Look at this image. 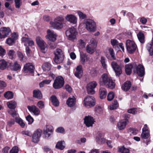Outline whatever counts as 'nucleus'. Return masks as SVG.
<instances>
[{"label":"nucleus","instance_id":"obj_23","mask_svg":"<svg viewBox=\"0 0 153 153\" xmlns=\"http://www.w3.org/2000/svg\"><path fill=\"white\" fill-rule=\"evenodd\" d=\"M83 74L82 65H79L76 68V71L74 73L75 76L79 78H81Z\"/></svg>","mask_w":153,"mask_h":153},{"label":"nucleus","instance_id":"obj_26","mask_svg":"<svg viewBox=\"0 0 153 153\" xmlns=\"http://www.w3.org/2000/svg\"><path fill=\"white\" fill-rule=\"evenodd\" d=\"M76 99L75 97H69L66 101V103L68 106L71 107L74 106L75 104Z\"/></svg>","mask_w":153,"mask_h":153},{"label":"nucleus","instance_id":"obj_61","mask_svg":"<svg viewBox=\"0 0 153 153\" xmlns=\"http://www.w3.org/2000/svg\"><path fill=\"white\" fill-rule=\"evenodd\" d=\"M111 43L112 45L114 46L118 45V41L115 39H111Z\"/></svg>","mask_w":153,"mask_h":153},{"label":"nucleus","instance_id":"obj_31","mask_svg":"<svg viewBox=\"0 0 153 153\" xmlns=\"http://www.w3.org/2000/svg\"><path fill=\"white\" fill-rule=\"evenodd\" d=\"M137 36L139 41L141 43H144L145 42V36L141 31L139 32L137 34Z\"/></svg>","mask_w":153,"mask_h":153},{"label":"nucleus","instance_id":"obj_46","mask_svg":"<svg viewBox=\"0 0 153 153\" xmlns=\"http://www.w3.org/2000/svg\"><path fill=\"white\" fill-rule=\"evenodd\" d=\"M117 102V100L114 101L112 105L109 106V109L110 110H113L116 109L118 107Z\"/></svg>","mask_w":153,"mask_h":153},{"label":"nucleus","instance_id":"obj_62","mask_svg":"<svg viewBox=\"0 0 153 153\" xmlns=\"http://www.w3.org/2000/svg\"><path fill=\"white\" fill-rule=\"evenodd\" d=\"M56 131L58 133H62L65 131L64 128L62 127H58L56 130Z\"/></svg>","mask_w":153,"mask_h":153},{"label":"nucleus","instance_id":"obj_49","mask_svg":"<svg viewBox=\"0 0 153 153\" xmlns=\"http://www.w3.org/2000/svg\"><path fill=\"white\" fill-rule=\"evenodd\" d=\"M15 122L19 124L22 128L24 127L25 125V123L20 118H19L18 119H17Z\"/></svg>","mask_w":153,"mask_h":153},{"label":"nucleus","instance_id":"obj_29","mask_svg":"<svg viewBox=\"0 0 153 153\" xmlns=\"http://www.w3.org/2000/svg\"><path fill=\"white\" fill-rule=\"evenodd\" d=\"M50 100L54 106L57 107L59 105V102L56 96L52 95L50 97Z\"/></svg>","mask_w":153,"mask_h":153},{"label":"nucleus","instance_id":"obj_56","mask_svg":"<svg viewBox=\"0 0 153 153\" xmlns=\"http://www.w3.org/2000/svg\"><path fill=\"white\" fill-rule=\"evenodd\" d=\"M37 105L40 108L42 109L45 107L44 102L42 101H39L37 103Z\"/></svg>","mask_w":153,"mask_h":153},{"label":"nucleus","instance_id":"obj_48","mask_svg":"<svg viewBox=\"0 0 153 153\" xmlns=\"http://www.w3.org/2000/svg\"><path fill=\"white\" fill-rule=\"evenodd\" d=\"M10 114L13 117L15 118V121L20 118L18 114L15 111H13L12 112H10Z\"/></svg>","mask_w":153,"mask_h":153},{"label":"nucleus","instance_id":"obj_25","mask_svg":"<svg viewBox=\"0 0 153 153\" xmlns=\"http://www.w3.org/2000/svg\"><path fill=\"white\" fill-rule=\"evenodd\" d=\"M27 108L30 112H32L34 115H38L39 114L40 111L36 106L33 105L31 106H28Z\"/></svg>","mask_w":153,"mask_h":153},{"label":"nucleus","instance_id":"obj_55","mask_svg":"<svg viewBox=\"0 0 153 153\" xmlns=\"http://www.w3.org/2000/svg\"><path fill=\"white\" fill-rule=\"evenodd\" d=\"M77 13L80 18L82 19H84L85 18L87 17L86 14H84L82 12L80 11H78L77 12Z\"/></svg>","mask_w":153,"mask_h":153},{"label":"nucleus","instance_id":"obj_4","mask_svg":"<svg viewBox=\"0 0 153 153\" xmlns=\"http://www.w3.org/2000/svg\"><path fill=\"white\" fill-rule=\"evenodd\" d=\"M77 34L76 29L73 27L69 28L65 32V35L68 39L73 41L76 40Z\"/></svg>","mask_w":153,"mask_h":153},{"label":"nucleus","instance_id":"obj_13","mask_svg":"<svg viewBox=\"0 0 153 153\" xmlns=\"http://www.w3.org/2000/svg\"><path fill=\"white\" fill-rule=\"evenodd\" d=\"M53 127L50 125H47L44 128L43 134L46 138H48L52 135L53 132Z\"/></svg>","mask_w":153,"mask_h":153},{"label":"nucleus","instance_id":"obj_27","mask_svg":"<svg viewBox=\"0 0 153 153\" xmlns=\"http://www.w3.org/2000/svg\"><path fill=\"white\" fill-rule=\"evenodd\" d=\"M146 48L148 51L150 55H153V38L152 39V42L150 43H148Z\"/></svg>","mask_w":153,"mask_h":153},{"label":"nucleus","instance_id":"obj_14","mask_svg":"<svg viewBox=\"0 0 153 153\" xmlns=\"http://www.w3.org/2000/svg\"><path fill=\"white\" fill-rule=\"evenodd\" d=\"M11 31V30L9 27H1L0 29V38L3 39L6 37Z\"/></svg>","mask_w":153,"mask_h":153},{"label":"nucleus","instance_id":"obj_38","mask_svg":"<svg viewBox=\"0 0 153 153\" xmlns=\"http://www.w3.org/2000/svg\"><path fill=\"white\" fill-rule=\"evenodd\" d=\"M7 104L9 108L14 109L16 107V103L14 101H11L8 102Z\"/></svg>","mask_w":153,"mask_h":153},{"label":"nucleus","instance_id":"obj_32","mask_svg":"<svg viewBox=\"0 0 153 153\" xmlns=\"http://www.w3.org/2000/svg\"><path fill=\"white\" fill-rule=\"evenodd\" d=\"M33 97L41 99L42 98V95L41 91L39 90H34L33 91Z\"/></svg>","mask_w":153,"mask_h":153},{"label":"nucleus","instance_id":"obj_17","mask_svg":"<svg viewBox=\"0 0 153 153\" xmlns=\"http://www.w3.org/2000/svg\"><path fill=\"white\" fill-rule=\"evenodd\" d=\"M47 35L46 38L48 39L50 41L54 42L56 40V35L53 31L48 30L47 31Z\"/></svg>","mask_w":153,"mask_h":153},{"label":"nucleus","instance_id":"obj_12","mask_svg":"<svg viewBox=\"0 0 153 153\" xmlns=\"http://www.w3.org/2000/svg\"><path fill=\"white\" fill-rule=\"evenodd\" d=\"M111 65L115 73L117 76H119L122 73V68L120 65H118L114 61H112Z\"/></svg>","mask_w":153,"mask_h":153},{"label":"nucleus","instance_id":"obj_21","mask_svg":"<svg viewBox=\"0 0 153 153\" xmlns=\"http://www.w3.org/2000/svg\"><path fill=\"white\" fill-rule=\"evenodd\" d=\"M136 66V63L128 64L125 66V70L126 74L127 75H130L131 73L132 69Z\"/></svg>","mask_w":153,"mask_h":153},{"label":"nucleus","instance_id":"obj_57","mask_svg":"<svg viewBox=\"0 0 153 153\" xmlns=\"http://www.w3.org/2000/svg\"><path fill=\"white\" fill-rule=\"evenodd\" d=\"M18 147L16 146H15L10 151V153H18Z\"/></svg>","mask_w":153,"mask_h":153},{"label":"nucleus","instance_id":"obj_42","mask_svg":"<svg viewBox=\"0 0 153 153\" xmlns=\"http://www.w3.org/2000/svg\"><path fill=\"white\" fill-rule=\"evenodd\" d=\"M6 86V85L4 82L0 81V94L4 91V88Z\"/></svg>","mask_w":153,"mask_h":153},{"label":"nucleus","instance_id":"obj_35","mask_svg":"<svg viewBox=\"0 0 153 153\" xmlns=\"http://www.w3.org/2000/svg\"><path fill=\"white\" fill-rule=\"evenodd\" d=\"M7 65V62L4 59L0 60V69L3 70L6 69Z\"/></svg>","mask_w":153,"mask_h":153},{"label":"nucleus","instance_id":"obj_53","mask_svg":"<svg viewBox=\"0 0 153 153\" xmlns=\"http://www.w3.org/2000/svg\"><path fill=\"white\" fill-rule=\"evenodd\" d=\"M15 53V52L13 50H10L9 51L8 54L10 59H12L14 58Z\"/></svg>","mask_w":153,"mask_h":153},{"label":"nucleus","instance_id":"obj_2","mask_svg":"<svg viewBox=\"0 0 153 153\" xmlns=\"http://www.w3.org/2000/svg\"><path fill=\"white\" fill-rule=\"evenodd\" d=\"M83 23L87 30L91 32H94L96 31V24L93 20L89 18L87 19L84 20Z\"/></svg>","mask_w":153,"mask_h":153},{"label":"nucleus","instance_id":"obj_33","mask_svg":"<svg viewBox=\"0 0 153 153\" xmlns=\"http://www.w3.org/2000/svg\"><path fill=\"white\" fill-rule=\"evenodd\" d=\"M65 145L64 141H59L57 143L56 146V147L57 149L63 150L65 147Z\"/></svg>","mask_w":153,"mask_h":153},{"label":"nucleus","instance_id":"obj_37","mask_svg":"<svg viewBox=\"0 0 153 153\" xmlns=\"http://www.w3.org/2000/svg\"><path fill=\"white\" fill-rule=\"evenodd\" d=\"M13 94L10 91H7L4 94V97L7 99H11L13 97Z\"/></svg>","mask_w":153,"mask_h":153},{"label":"nucleus","instance_id":"obj_47","mask_svg":"<svg viewBox=\"0 0 153 153\" xmlns=\"http://www.w3.org/2000/svg\"><path fill=\"white\" fill-rule=\"evenodd\" d=\"M118 150L121 153H129L130 152L129 149L124 147V146L120 148Z\"/></svg>","mask_w":153,"mask_h":153},{"label":"nucleus","instance_id":"obj_59","mask_svg":"<svg viewBox=\"0 0 153 153\" xmlns=\"http://www.w3.org/2000/svg\"><path fill=\"white\" fill-rule=\"evenodd\" d=\"M15 121L13 119H10L8 121L7 124L9 126L11 127L15 124Z\"/></svg>","mask_w":153,"mask_h":153},{"label":"nucleus","instance_id":"obj_7","mask_svg":"<svg viewBox=\"0 0 153 153\" xmlns=\"http://www.w3.org/2000/svg\"><path fill=\"white\" fill-rule=\"evenodd\" d=\"M64 84V80L61 76L56 77L55 79L53 86L55 89H59L62 88Z\"/></svg>","mask_w":153,"mask_h":153},{"label":"nucleus","instance_id":"obj_10","mask_svg":"<svg viewBox=\"0 0 153 153\" xmlns=\"http://www.w3.org/2000/svg\"><path fill=\"white\" fill-rule=\"evenodd\" d=\"M35 68L31 63H26L24 65L22 70L24 73H27L32 76L34 75Z\"/></svg>","mask_w":153,"mask_h":153},{"label":"nucleus","instance_id":"obj_6","mask_svg":"<svg viewBox=\"0 0 153 153\" xmlns=\"http://www.w3.org/2000/svg\"><path fill=\"white\" fill-rule=\"evenodd\" d=\"M83 102L84 106L87 108L94 106L96 103L94 97L91 96H87L85 98Z\"/></svg>","mask_w":153,"mask_h":153},{"label":"nucleus","instance_id":"obj_41","mask_svg":"<svg viewBox=\"0 0 153 153\" xmlns=\"http://www.w3.org/2000/svg\"><path fill=\"white\" fill-rule=\"evenodd\" d=\"M100 61L103 68L104 69L106 68L107 65L106 64V60L105 58L103 56H101Z\"/></svg>","mask_w":153,"mask_h":153},{"label":"nucleus","instance_id":"obj_22","mask_svg":"<svg viewBox=\"0 0 153 153\" xmlns=\"http://www.w3.org/2000/svg\"><path fill=\"white\" fill-rule=\"evenodd\" d=\"M65 18L68 21L74 24H76L77 22V18L74 15L68 14L66 16Z\"/></svg>","mask_w":153,"mask_h":153},{"label":"nucleus","instance_id":"obj_15","mask_svg":"<svg viewBox=\"0 0 153 153\" xmlns=\"http://www.w3.org/2000/svg\"><path fill=\"white\" fill-rule=\"evenodd\" d=\"M84 120V123L87 127L92 126L95 122L93 117L89 115L85 116Z\"/></svg>","mask_w":153,"mask_h":153},{"label":"nucleus","instance_id":"obj_39","mask_svg":"<svg viewBox=\"0 0 153 153\" xmlns=\"http://www.w3.org/2000/svg\"><path fill=\"white\" fill-rule=\"evenodd\" d=\"M108 50L111 56V59L113 60H116V58L115 56V53L113 49L111 48H109Z\"/></svg>","mask_w":153,"mask_h":153},{"label":"nucleus","instance_id":"obj_44","mask_svg":"<svg viewBox=\"0 0 153 153\" xmlns=\"http://www.w3.org/2000/svg\"><path fill=\"white\" fill-rule=\"evenodd\" d=\"M15 5L16 8H19L22 4V0H14Z\"/></svg>","mask_w":153,"mask_h":153},{"label":"nucleus","instance_id":"obj_1","mask_svg":"<svg viewBox=\"0 0 153 153\" xmlns=\"http://www.w3.org/2000/svg\"><path fill=\"white\" fill-rule=\"evenodd\" d=\"M102 78L104 84L107 88L111 89H113L115 88V83L113 81L111 78L108 76V74L105 73L102 74Z\"/></svg>","mask_w":153,"mask_h":153},{"label":"nucleus","instance_id":"obj_60","mask_svg":"<svg viewBox=\"0 0 153 153\" xmlns=\"http://www.w3.org/2000/svg\"><path fill=\"white\" fill-rule=\"evenodd\" d=\"M17 55L19 60L22 61L24 57L22 53L20 52H17Z\"/></svg>","mask_w":153,"mask_h":153},{"label":"nucleus","instance_id":"obj_9","mask_svg":"<svg viewBox=\"0 0 153 153\" xmlns=\"http://www.w3.org/2000/svg\"><path fill=\"white\" fill-rule=\"evenodd\" d=\"M126 48L128 53L130 54L133 53L136 51L137 46L135 42L130 40H128L126 42Z\"/></svg>","mask_w":153,"mask_h":153},{"label":"nucleus","instance_id":"obj_45","mask_svg":"<svg viewBox=\"0 0 153 153\" xmlns=\"http://www.w3.org/2000/svg\"><path fill=\"white\" fill-rule=\"evenodd\" d=\"M51 82V80L50 79H45L42 81L40 83L39 86L40 87H43L45 84H49Z\"/></svg>","mask_w":153,"mask_h":153},{"label":"nucleus","instance_id":"obj_58","mask_svg":"<svg viewBox=\"0 0 153 153\" xmlns=\"http://www.w3.org/2000/svg\"><path fill=\"white\" fill-rule=\"evenodd\" d=\"M53 42L52 41L49 43L50 48L52 49H54L56 47V44Z\"/></svg>","mask_w":153,"mask_h":153},{"label":"nucleus","instance_id":"obj_3","mask_svg":"<svg viewBox=\"0 0 153 153\" xmlns=\"http://www.w3.org/2000/svg\"><path fill=\"white\" fill-rule=\"evenodd\" d=\"M55 57L54 61L56 64L62 63L64 59V55L62 51L60 49H57L54 52Z\"/></svg>","mask_w":153,"mask_h":153},{"label":"nucleus","instance_id":"obj_52","mask_svg":"<svg viewBox=\"0 0 153 153\" xmlns=\"http://www.w3.org/2000/svg\"><path fill=\"white\" fill-rule=\"evenodd\" d=\"M90 73L92 76H95L97 75L98 72L95 68H93L91 70Z\"/></svg>","mask_w":153,"mask_h":153},{"label":"nucleus","instance_id":"obj_36","mask_svg":"<svg viewBox=\"0 0 153 153\" xmlns=\"http://www.w3.org/2000/svg\"><path fill=\"white\" fill-rule=\"evenodd\" d=\"M42 68L44 71H48L51 69V65L49 63H45L42 66Z\"/></svg>","mask_w":153,"mask_h":153},{"label":"nucleus","instance_id":"obj_64","mask_svg":"<svg viewBox=\"0 0 153 153\" xmlns=\"http://www.w3.org/2000/svg\"><path fill=\"white\" fill-rule=\"evenodd\" d=\"M128 112L129 113L132 114H135L137 113L135 108H131L128 109Z\"/></svg>","mask_w":153,"mask_h":153},{"label":"nucleus","instance_id":"obj_19","mask_svg":"<svg viewBox=\"0 0 153 153\" xmlns=\"http://www.w3.org/2000/svg\"><path fill=\"white\" fill-rule=\"evenodd\" d=\"M10 66L12 71H19L21 68V66L17 61H15L13 63H10Z\"/></svg>","mask_w":153,"mask_h":153},{"label":"nucleus","instance_id":"obj_28","mask_svg":"<svg viewBox=\"0 0 153 153\" xmlns=\"http://www.w3.org/2000/svg\"><path fill=\"white\" fill-rule=\"evenodd\" d=\"M80 61L82 64L84 65L85 64V59H86L87 61H88L89 57H88L85 53L82 52H80Z\"/></svg>","mask_w":153,"mask_h":153},{"label":"nucleus","instance_id":"obj_16","mask_svg":"<svg viewBox=\"0 0 153 153\" xmlns=\"http://www.w3.org/2000/svg\"><path fill=\"white\" fill-rule=\"evenodd\" d=\"M42 132V130L39 129L35 131L32 137V140L33 142L37 143L39 141Z\"/></svg>","mask_w":153,"mask_h":153},{"label":"nucleus","instance_id":"obj_34","mask_svg":"<svg viewBox=\"0 0 153 153\" xmlns=\"http://www.w3.org/2000/svg\"><path fill=\"white\" fill-rule=\"evenodd\" d=\"M131 86V83L130 81L126 82L122 86V88L123 91H127L129 90Z\"/></svg>","mask_w":153,"mask_h":153},{"label":"nucleus","instance_id":"obj_24","mask_svg":"<svg viewBox=\"0 0 153 153\" xmlns=\"http://www.w3.org/2000/svg\"><path fill=\"white\" fill-rule=\"evenodd\" d=\"M128 122V120L125 119L119 122L117 124V127L120 130H122L124 129L126 126L127 122Z\"/></svg>","mask_w":153,"mask_h":153},{"label":"nucleus","instance_id":"obj_30","mask_svg":"<svg viewBox=\"0 0 153 153\" xmlns=\"http://www.w3.org/2000/svg\"><path fill=\"white\" fill-rule=\"evenodd\" d=\"M99 93L100 98L102 99L106 97L107 92L105 88H101L99 90Z\"/></svg>","mask_w":153,"mask_h":153},{"label":"nucleus","instance_id":"obj_18","mask_svg":"<svg viewBox=\"0 0 153 153\" xmlns=\"http://www.w3.org/2000/svg\"><path fill=\"white\" fill-rule=\"evenodd\" d=\"M142 137L144 139H147L150 136L149 132L146 124H145L142 129V133L141 134Z\"/></svg>","mask_w":153,"mask_h":153},{"label":"nucleus","instance_id":"obj_5","mask_svg":"<svg viewBox=\"0 0 153 153\" xmlns=\"http://www.w3.org/2000/svg\"><path fill=\"white\" fill-rule=\"evenodd\" d=\"M64 21L63 17L62 16H60L55 18L53 22H50V24L54 27L55 29H61L63 27Z\"/></svg>","mask_w":153,"mask_h":153},{"label":"nucleus","instance_id":"obj_20","mask_svg":"<svg viewBox=\"0 0 153 153\" xmlns=\"http://www.w3.org/2000/svg\"><path fill=\"white\" fill-rule=\"evenodd\" d=\"M136 69L137 73L138 76H143L145 74V69L143 66L139 64L137 66H135Z\"/></svg>","mask_w":153,"mask_h":153},{"label":"nucleus","instance_id":"obj_11","mask_svg":"<svg viewBox=\"0 0 153 153\" xmlns=\"http://www.w3.org/2000/svg\"><path fill=\"white\" fill-rule=\"evenodd\" d=\"M90 42L91 44L86 46V49L88 53L90 54H92L96 50L97 43L96 41L94 39H91Z\"/></svg>","mask_w":153,"mask_h":153},{"label":"nucleus","instance_id":"obj_43","mask_svg":"<svg viewBox=\"0 0 153 153\" xmlns=\"http://www.w3.org/2000/svg\"><path fill=\"white\" fill-rule=\"evenodd\" d=\"M15 40V38H9L7 39L6 42L10 45H11L14 43Z\"/></svg>","mask_w":153,"mask_h":153},{"label":"nucleus","instance_id":"obj_8","mask_svg":"<svg viewBox=\"0 0 153 153\" xmlns=\"http://www.w3.org/2000/svg\"><path fill=\"white\" fill-rule=\"evenodd\" d=\"M36 41L42 52L44 53H46L47 51V45L42 39L41 37L38 36L36 39Z\"/></svg>","mask_w":153,"mask_h":153},{"label":"nucleus","instance_id":"obj_40","mask_svg":"<svg viewBox=\"0 0 153 153\" xmlns=\"http://www.w3.org/2000/svg\"><path fill=\"white\" fill-rule=\"evenodd\" d=\"M97 85V82L95 81L91 82L87 84L86 87L95 88Z\"/></svg>","mask_w":153,"mask_h":153},{"label":"nucleus","instance_id":"obj_54","mask_svg":"<svg viewBox=\"0 0 153 153\" xmlns=\"http://www.w3.org/2000/svg\"><path fill=\"white\" fill-rule=\"evenodd\" d=\"M88 93L90 94H93L95 93L94 88L86 87Z\"/></svg>","mask_w":153,"mask_h":153},{"label":"nucleus","instance_id":"obj_51","mask_svg":"<svg viewBox=\"0 0 153 153\" xmlns=\"http://www.w3.org/2000/svg\"><path fill=\"white\" fill-rule=\"evenodd\" d=\"M26 120L28 122V124H32L34 121L33 119L30 115H28L26 117Z\"/></svg>","mask_w":153,"mask_h":153},{"label":"nucleus","instance_id":"obj_63","mask_svg":"<svg viewBox=\"0 0 153 153\" xmlns=\"http://www.w3.org/2000/svg\"><path fill=\"white\" fill-rule=\"evenodd\" d=\"M44 150L45 152L47 153L48 152H49V153H53L52 150L47 146H45L44 147Z\"/></svg>","mask_w":153,"mask_h":153},{"label":"nucleus","instance_id":"obj_50","mask_svg":"<svg viewBox=\"0 0 153 153\" xmlns=\"http://www.w3.org/2000/svg\"><path fill=\"white\" fill-rule=\"evenodd\" d=\"M114 97V93L112 92H109L107 96V100L108 101H111L112 100Z\"/></svg>","mask_w":153,"mask_h":153}]
</instances>
